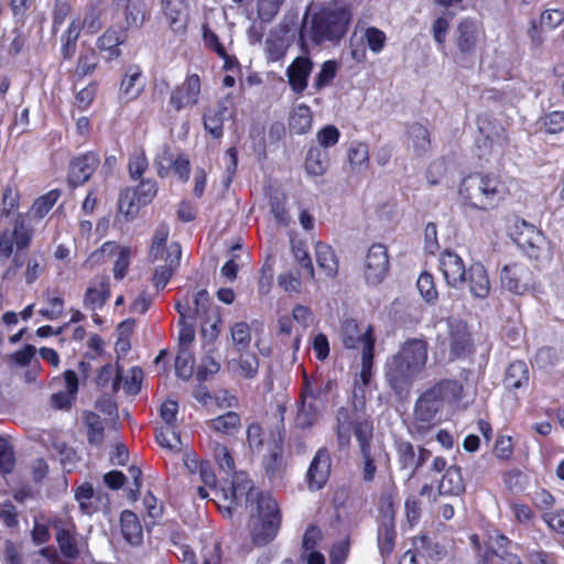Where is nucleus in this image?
Instances as JSON below:
<instances>
[{
  "label": "nucleus",
  "instance_id": "f257e3e1",
  "mask_svg": "<svg viewBox=\"0 0 564 564\" xmlns=\"http://www.w3.org/2000/svg\"><path fill=\"white\" fill-rule=\"evenodd\" d=\"M243 503L249 511L248 527L252 543L263 546L272 542L281 525L278 502L270 494L253 488L245 473H237L232 478L229 506H224V509L230 516L234 508Z\"/></svg>",
  "mask_w": 564,
  "mask_h": 564
},
{
  "label": "nucleus",
  "instance_id": "f03ea898",
  "mask_svg": "<svg viewBox=\"0 0 564 564\" xmlns=\"http://www.w3.org/2000/svg\"><path fill=\"white\" fill-rule=\"evenodd\" d=\"M513 177L492 172H475L462 178L457 187V204L465 213H487L497 209L511 195Z\"/></svg>",
  "mask_w": 564,
  "mask_h": 564
},
{
  "label": "nucleus",
  "instance_id": "7ed1b4c3",
  "mask_svg": "<svg viewBox=\"0 0 564 564\" xmlns=\"http://www.w3.org/2000/svg\"><path fill=\"white\" fill-rule=\"evenodd\" d=\"M429 359V344L423 338L403 341L397 352L384 364V378L391 389L401 394L408 391L425 370Z\"/></svg>",
  "mask_w": 564,
  "mask_h": 564
},
{
  "label": "nucleus",
  "instance_id": "20e7f679",
  "mask_svg": "<svg viewBox=\"0 0 564 564\" xmlns=\"http://www.w3.org/2000/svg\"><path fill=\"white\" fill-rule=\"evenodd\" d=\"M350 20L346 8H324L303 22L300 39L303 44L338 43L346 35Z\"/></svg>",
  "mask_w": 564,
  "mask_h": 564
},
{
  "label": "nucleus",
  "instance_id": "39448f33",
  "mask_svg": "<svg viewBox=\"0 0 564 564\" xmlns=\"http://www.w3.org/2000/svg\"><path fill=\"white\" fill-rule=\"evenodd\" d=\"M365 388L359 382H355L351 408L341 406L336 412L335 432L341 449L350 445L351 433L357 431L360 422L367 421L373 426L370 414L366 412Z\"/></svg>",
  "mask_w": 564,
  "mask_h": 564
},
{
  "label": "nucleus",
  "instance_id": "423d86ee",
  "mask_svg": "<svg viewBox=\"0 0 564 564\" xmlns=\"http://www.w3.org/2000/svg\"><path fill=\"white\" fill-rule=\"evenodd\" d=\"M53 528L61 554L50 547L42 549L41 554L50 564H72L80 554V544L75 523L67 514H63L54 520Z\"/></svg>",
  "mask_w": 564,
  "mask_h": 564
},
{
  "label": "nucleus",
  "instance_id": "0eeeda50",
  "mask_svg": "<svg viewBox=\"0 0 564 564\" xmlns=\"http://www.w3.org/2000/svg\"><path fill=\"white\" fill-rule=\"evenodd\" d=\"M477 124L481 134L477 140L479 159L488 163L500 164L509 152V138L505 129L494 124L487 117H479Z\"/></svg>",
  "mask_w": 564,
  "mask_h": 564
},
{
  "label": "nucleus",
  "instance_id": "6e6552de",
  "mask_svg": "<svg viewBox=\"0 0 564 564\" xmlns=\"http://www.w3.org/2000/svg\"><path fill=\"white\" fill-rule=\"evenodd\" d=\"M34 229L30 226L26 215L18 214L11 228L0 234V260L10 259L14 251L26 250L32 242Z\"/></svg>",
  "mask_w": 564,
  "mask_h": 564
},
{
  "label": "nucleus",
  "instance_id": "1a4fd4ad",
  "mask_svg": "<svg viewBox=\"0 0 564 564\" xmlns=\"http://www.w3.org/2000/svg\"><path fill=\"white\" fill-rule=\"evenodd\" d=\"M512 238L531 259L540 260L550 256L549 241L543 232L524 220L516 224Z\"/></svg>",
  "mask_w": 564,
  "mask_h": 564
},
{
  "label": "nucleus",
  "instance_id": "9d476101",
  "mask_svg": "<svg viewBox=\"0 0 564 564\" xmlns=\"http://www.w3.org/2000/svg\"><path fill=\"white\" fill-rule=\"evenodd\" d=\"M193 303L194 307H191V313L194 316V321H200L202 336L209 343L214 341L218 337V325L220 324V315L217 307L212 305L206 290L196 292Z\"/></svg>",
  "mask_w": 564,
  "mask_h": 564
},
{
  "label": "nucleus",
  "instance_id": "9b49d317",
  "mask_svg": "<svg viewBox=\"0 0 564 564\" xmlns=\"http://www.w3.org/2000/svg\"><path fill=\"white\" fill-rule=\"evenodd\" d=\"M434 392L425 391L416 401L413 421L410 432L417 435L426 434L435 424V416L442 405L433 395Z\"/></svg>",
  "mask_w": 564,
  "mask_h": 564
},
{
  "label": "nucleus",
  "instance_id": "f8f14e48",
  "mask_svg": "<svg viewBox=\"0 0 564 564\" xmlns=\"http://www.w3.org/2000/svg\"><path fill=\"white\" fill-rule=\"evenodd\" d=\"M389 256L387 248L381 243L372 245L366 256L362 273L368 285L380 284L389 272Z\"/></svg>",
  "mask_w": 564,
  "mask_h": 564
},
{
  "label": "nucleus",
  "instance_id": "ddd939ff",
  "mask_svg": "<svg viewBox=\"0 0 564 564\" xmlns=\"http://www.w3.org/2000/svg\"><path fill=\"white\" fill-rule=\"evenodd\" d=\"M202 91L200 78L197 74H188L184 82L175 86L169 98V107L180 112L198 104Z\"/></svg>",
  "mask_w": 564,
  "mask_h": 564
},
{
  "label": "nucleus",
  "instance_id": "4468645a",
  "mask_svg": "<svg viewBox=\"0 0 564 564\" xmlns=\"http://www.w3.org/2000/svg\"><path fill=\"white\" fill-rule=\"evenodd\" d=\"M340 337L344 346L348 349H366L369 341L375 348L373 328L371 325H359L354 318H346L341 323Z\"/></svg>",
  "mask_w": 564,
  "mask_h": 564
},
{
  "label": "nucleus",
  "instance_id": "2eb2a0df",
  "mask_svg": "<svg viewBox=\"0 0 564 564\" xmlns=\"http://www.w3.org/2000/svg\"><path fill=\"white\" fill-rule=\"evenodd\" d=\"M354 435L358 442L362 459V479L367 482L372 481L377 471V467L373 463L375 455L371 448L373 426L367 421L360 422Z\"/></svg>",
  "mask_w": 564,
  "mask_h": 564
},
{
  "label": "nucleus",
  "instance_id": "dca6fc26",
  "mask_svg": "<svg viewBox=\"0 0 564 564\" xmlns=\"http://www.w3.org/2000/svg\"><path fill=\"white\" fill-rule=\"evenodd\" d=\"M501 286L514 294H523L532 286V272L523 264H507L500 272Z\"/></svg>",
  "mask_w": 564,
  "mask_h": 564
},
{
  "label": "nucleus",
  "instance_id": "f3484780",
  "mask_svg": "<svg viewBox=\"0 0 564 564\" xmlns=\"http://www.w3.org/2000/svg\"><path fill=\"white\" fill-rule=\"evenodd\" d=\"M440 270L446 283L455 289H459L464 284L466 268L464 260L454 251L445 250L438 258Z\"/></svg>",
  "mask_w": 564,
  "mask_h": 564
},
{
  "label": "nucleus",
  "instance_id": "a211bd4d",
  "mask_svg": "<svg viewBox=\"0 0 564 564\" xmlns=\"http://www.w3.org/2000/svg\"><path fill=\"white\" fill-rule=\"evenodd\" d=\"M330 467V455L327 448H319L316 452L306 474L308 488L311 490H319L324 487L329 477Z\"/></svg>",
  "mask_w": 564,
  "mask_h": 564
},
{
  "label": "nucleus",
  "instance_id": "6ab92c4d",
  "mask_svg": "<svg viewBox=\"0 0 564 564\" xmlns=\"http://www.w3.org/2000/svg\"><path fill=\"white\" fill-rule=\"evenodd\" d=\"M99 164V158L93 153H85L74 159L69 165L68 182L76 187L89 180Z\"/></svg>",
  "mask_w": 564,
  "mask_h": 564
},
{
  "label": "nucleus",
  "instance_id": "aec40b11",
  "mask_svg": "<svg viewBox=\"0 0 564 564\" xmlns=\"http://www.w3.org/2000/svg\"><path fill=\"white\" fill-rule=\"evenodd\" d=\"M312 68L313 63L306 56L296 57L286 68L288 83L295 94L301 95L306 89Z\"/></svg>",
  "mask_w": 564,
  "mask_h": 564
},
{
  "label": "nucleus",
  "instance_id": "412c9836",
  "mask_svg": "<svg viewBox=\"0 0 564 564\" xmlns=\"http://www.w3.org/2000/svg\"><path fill=\"white\" fill-rule=\"evenodd\" d=\"M482 34L481 25L476 20H462L456 29V44L458 50L462 53L474 52Z\"/></svg>",
  "mask_w": 564,
  "mask_h": 564
},
{
  "label": "nucleus",
  "instance_id": "4be33fe9",
  "mask_svg": "<svg viewBox=\"0 0 564 564\" xmlns=\"http://www.w3.org/2000/svg\"><path fill=\"white\" fill-rule=\"evenodd\" d=\"M474 297L485 299L490 292V281L485 267L475 262L466 270L464 284Z\"/></svg>",
  "mask_w": 564,
  "mask_h": 564
},
{
  "label": "nucleus",
  "instance_id": "5701e85b",
  "mask_svg": "<svg viewBox=\"0 0 564 564\" xmlns=\"http://www.w3.org/2000/svg\"><path fill=\"white\" fill-rule=\"evenodd\" d=\"M112 9L123 10L128 29H140L147 20L148 11L143 0H113Z\"/></svg>",
  "mask_w": 564,
  "mask_h": 564
},
{
  "label": "nucleus",
  "instance_id": "b1692460",
  "mask_svg": "<svg viewBox=\"0 0 564 564\" xmlns=\"http://www.w3.org/2000/svg\"><path fill=\"white\" fill-rule=\"evenodd\" d=\"M181 256L182 249L180 243L172 242L167 246L166 254L162 259L165 261V264L159 265L154 272L153 282L156 288H164L167 284L174 270L180 264Z\"/></svg>",
  "mask_w": 564,
  "mask_h": 564
},
{
  "label": "nucleus",
  "instance_id": "393cba45",
  "mask_svg": "<svg viewBox=\"0 0 564 564\" xmlns=\"http://www.w3.org/2000/svg\"><path fill=\"white\" fill-rule=\"evenodd\" d=\"M130 249L128 247L118 246L115 242H105L99 250L91 254V258L116 254L117 259L113 264V276L117 280L123 279L130 264Z\"/></svg>",
  "mask_w": 564,
  "mask_h": 564
},
{
  "label": "nucleus",
  "instance_id": "a878e982",
  "mask_svg": "<svg viewBox=\"0 0 564 564\" xmlns=\"http://www.w3.org/2000/svg\"><path fill=\"white\" fill-rule=\"evenodd\" d=\"M161 7L173 31H184L187 22V4L185 0H162Z\"/></svg>",
  "mask_w": 564,
  "mask_h": 564
},
{
  "label": "nucleus",
  "instance_id": "bb28decb",
  "mask_svg": "<svg viewBox=\"0 0 564 564\" xmlns=\"http://www.w3.org/2000/svg\"><path fill=\"white\" fill-rule=\"evenodd\" d=\"M65 389L51 397L52 406L58 410H67L72 406L78 392V378L75 371L66 370L64 372Z\"/></svg>",
  "mask_w": 564,
  "mask_h": 564
},
{
  "label": "nucleus",
  "instance_id": "cd10ccee",
  "mask_svg": "<svg viewBox=\"0 0 564 564\" xmlns=\"http://www.w3.org/2000/svg\"><path fill=\"white\" fill-rule=\"evenodd\" d=\"M180 314L181 329L178 334V348H191L195 337L194 316L191 313L189 301L177 302L175 305Z\"/></svg>",
  "mask_w": 564,
  "mask_h": 564
},
{
  "label": "nucleus",
  "instance_id": "c85d7f7f",
  "mask_svg": "<svg viewBox=\"0 0 564 564\" xmlns=\"http://www.w3.org/2000/svg\"><path fill=\"white\" fill-rule=\"evenodd\" d=\"M110 296L109 280L106 278H97L90 282L84 297L86 308L96 311L104 306Z\"/></svg>",
  "mask_w": 564,
  "mask_h": 564
},
{
  "label": "nucleus",
  "instance_id": "c756f323",
  "mask_svg": "<svg viewBox=\"0 0 564 564\" xmlns=\"http://www.w3.org/2000/svg\"><path fill=\"white\" fill-rule=\"evenodd\" d=\"M126 34L122 30L108 29L97 40V47L105 52L104 58L108 62L118 58L121 54L119 46L124 43Z\"/></svg>",
  "mask_w": 564,
  "mask_h": 564
},
{
  "label": "nucleus",
  "instance_id": "7c9ffc66",
  "mask_svg": "<svg viewBox=\"0 0 564 564\" xmlns=\"http://www.w3.org/2000/svg\"><path fill=\"white\" fill-rule=\"evenodd\" d=\"M564 21V12L558 9H549L542 12L540 17V31L536 25L533 23L530 30L531 41L535 45H540L543 43V37L541 32L543 31H552L561 25Z\"/></svg>",
  "mask_w": 564,
  "mask_h": 564
},
{
  "label": "nucleus",
  "instance_id": "2f4dec72",
  "mask_svg": "<svg viewBox=\"0 0 564 564\" xmlns=\"http://www.w3.org/2000/svg\"><path fill=\"white\" fill-rule=\"evenodd\" d=\"M448 327L453 357L464 356L470 347V337L466 325L462 322L449 321Z\"/></svg>",
  "mask_w": 564,
  "mask_h": 564
},
{
  "label": "nucleus",
  "instance_id": "473e14b6",
  "mask_svg": "<svg viewBox=\"0 0 564 564\" xmlns=\"http://www.w3.org/2000/svg\"><path fill=\"white\" fill-rule=\"evenodd\" d=\"M228 370L240 378L252 379L259 370V360L256 355L241 352L239 358L228 361Z\"/></svg>",
  "mask_w": 564,
  "mask_h": 564
},
{
  "label": "nucleus",
  "instance_id": "72a5a7b5",
  "mask_svg": "<svg viewBox=\"0 0 564 564\" xmlns=\"http://www.w3.org/2000/svg\"><path fill=\"white\" fill-rule=\"evenodd\" d=\"M143 88L144 83L141 68L137 65L129 66L120 85L121 94L128 100H133L139 97Z\"/></svg>",
  "mask_w": 564,
  "mask_h": 564
},
{
  "label": "nucleus",
  "instance_id": "f704fd0d",
  "mask_svg": "<svg viewBox=\"0 0 564 564\" xmlns=\"http://www.w3.org/2000/svg\"><path fill=\"white\" fill-rule=\"evenodd\" d=\"M438 491L441 495L459 496L465 491V481L462 470L456 465L449 466L443 475Z\"/></svg>",
  "mask_w": 564,
  "mask_h": 564
},
{
  "label": "nucleus",
  "instance_id": "c9c22d12",
  "mask_svg": "<svg viewBox=\"0 0 564 564\" xmlns=\"http://www.w3.org/2000/svg\"><path fill=\"white\" fill-rule=\"evenodd\" d=\"M286 34L282 30H272L265 39L264 52L269 62L282 59L288 51Z\"/></svg>",
  "mask_w": 564,
  "mask_h": 564
},
{
  "label": "nucleus",
  "instance_id": "e433bc0d",
  "mask_svg": "<svg viewBox=\"0 0 564 564\" xmlns=\"http://www.w3.org/2000/svg\"><path fill=\"white\" fill-rule=\"evenodd\" d=\"M240 416L238 413L229 411L223 415H219L215 419H212L206 422V425L213 432L225 435L232 436L238 433L240 429Z\"/></svg>",
  "mask_w": 564,
  "mask_h": 564
},
{
  "label": "nucleus",
  "instance_id": "4c0bfd02",
  "mask_svg": "<svg viewBox=\"0 0 564 564\" xmlns=\"http://www.w3.org/2000/svg\"><path fill=\"white\" fill-rule=\"evenodd\" d=\"M443 406L445 403H454L462 399L463 387L455 380H445L429 389Z\"/></svg>",
  "mask_w": 564,
  "mask_h": 564
},
{
  "label": "nucleus",
  "instance_id": "58836bf2",
  "mask_svg": "<svg viewBox=\"0 0 564 564\" xmlns=\"http://www.w3.org/2000/svg\"><path fill=\"white\" fill-rule=\"evenodd\" d=\"M120 524L122 535L130 544L138 545L142 542V525L132 511L124 510L121 513Z\"/></svg>",
  "mask_w": 564,
  "mask_h": 564
},
{
  "label": "nucleus",
  "instance_id": "ea45409f",
  "mask_svg": "<svg viewBox=\"0 0 564 564\" xmlns=\"http://www.w3.org/2000/svg\"><path fill=\"white\" fill-rule=\"evenodd\" d=\"M230 101L225 99L219 102L217 109H209L204 116V127L214 137L223 135V124L225 115L228 112Z\"/></svg>",
  "mask_w": 564,
  "mask_h": 564
},
{
  "label": "nucleus",
  "instance_id": "a19ab883",
  "mask_svg": "<svg viewBox=\"0 0 564 564\" xmlns=\"http://www.w3.org/2000/svg\"><path fill=\"white\" fill-rule=\"evenodd\" d=\"M313 116L308 106L301 104L290 115V130L296 134H304L312 128Z\"/></svg>",
  "mask_w": 564,
  "mask_h": 564
},
{
  "label": "nucleus",
  "instance_id": "79ce46f5",
  "mask_svg": "<svg viewBox=\"0 0 564 564\" xmlns=\"http://www.w3.org/2000/svg\"><path fill=\"white\" fill-rule=\"evenodd\" d=\"M329 155L328 152L319 147H312L306 155L305 169L308 174L321 176L325 174L328 169Z\"/></svg>",
  "mask_w": 564,
  "mask_h": 564
},
{
  "label": "nucleus",
  "instance_id": "37998d69",
  "mask_svg": "<svg viewBox=\"0 0 564 564\" xmlns=\"http://www.w3.org/2000/svg\"><path fill=\"white\" fill-rule=\"evenodd\" d=\"M315 257L317 265L327 276H335L338 270V261L334 250L326 243L315 245Z\"/></svg>",
  "mask_w": 564,
  "mask_h": 564
},
{
  "label": "nucleus",
  "instance_id": "c03bdc74",
  "mask_svg": "<svg viewBox=\"0 0 564 564\" xmlns=\"http://www.w3.org/2000/svg\"><path fill=\"white\" fill-rule=\"evenodd\" d=\"M329 391V383L322 381H308L305 379V383L301 393V399L307 402L314 403L321 408H325L326 397Z\"/></svg>",
  "mask_w": 564,
  "mask_h": 564
},
{
  "label": "nucleus",
  "instance_id": "a18cd8bd",
  "mask_svg": "<svg viewBox=\"0 0 564 564\" xmlns=\"http://www.w3.org/2000/svg\"><path fill=\"white\" fill-rule=\"evenodd\" d=\"M102 11L96 6L91 4L84 14V18H73L70 23H77L79 33L84 30L88 34H95L102 28L101 20Z\"/></svg>",
  "mask_w": 564,
  "mask_h": 564
},
{
  "label": "nucleus",
  "instance_id": "49530a36",
  "mask_svg": "<svg viewBox=\"0 0 564 564\" xmlns=\"http://www.w3.org/2000/svg\"><path fill=\"white\" fill-rule=\"evenodd\" d=\"M430 133L421 124H412L409 129L408 147L412 148L417 156L425 154L430 149Z\"/></svg>",
  "mask_w": 564,
  "mask_h": 564
},
{
  "label": "nucleus",
  "instance_id": "de8ad7c7",
  "mask_svg": "<svg viewBox=\"0 0 564 564\" xmlns=\"http://www.w3.org/2000/svg\"><path fill=\"white\" fill-rule=\"evenodd\" d=\"M529 382L528 367L523 361H514L507 369L505 384L509 389H519Z\"/></svg>",
  "mask_w": 564,
  "mask_h": 564
},
{
  "label": "nucleus",
  "instance_id": "09e8293b",
  "mask_svg": "<svg viewBox=\"0 0 564 564\" xmlns=\"http://www.w3.org/2000/svg\"><path fill=\"white\" fill-rule=\"evenodd\" d=\"M156 441L162 447L174 453L181 452L183 448V442L175 425L161 426L156 432Z\"/></svg>",
  "mask_w": 564,
  "mask_h": 564
},
{
  "label": "nucleus",
  "instance_id": "8fccbe9b",
  "mask_svg": "<svg viewBox=\"0 0 564 564\" xmlns=\"http://www.w3.org/2000/svg\"><path fill=\"white\" fill-rule=\"evenodd\" d=\"M324 409L301 399V405L297 410L295 424L301 429H307L314 425Z\"/></svg>",
  "mask_w": 564,
  "mask_h": 564
},
{
  "label": "nucleus",
  "instance_id": "3c124183",
  "mask_svg": "<svg viewBox=\"0 0 564 564\" xmlns=\"http://www.w3.org/2000/svg\"><path fill=\"white\" fill-rule=\"evenodd\" d=\"M348 161L354 170H365L369 165V147L365 142L352 141L348 148Z\"/></svg>",
  "mask_w": 564,
  "mask_h": 564
},
{
  "label": "nucleus",
  "instance_id": "603ef678",
  "mask_svg": "<svg viewBox=\"0 0 564 564\" xmlns=\"http://www.w3.org/2000/svg\"><path fill=\"white\" fill-rule=\"evenodd\" d=\"M59 197V192L56 189L50 191L48 193L40 196L35 202L33 203L31 209L29 210L26 215L28 217H32L35 219L43 218L56 204L57 199Z\"/></svg>",
  "mask_w": 564,
  "mask_h": 564
},
{
  "label": "nucleus",
  "instance_id": "864d4df0",
  "mask_svg": "<svg viewBox=\"0 0 564 564\" xmlns=\"http://www.w3.org/2000/svg\"><path fill=\"white\" fill-rule=\"evenodd\" d=\"M84 422L87 427V438L91 445H101L104 442V423L101 417L94 412L84 413Z\"/></svg>",
  "mask_w": 564,
  "mask_h": 564
},
{
  "label": "nucleus",
  "instance_id": "5fc2aeb1",
  "mask_svg": "<svg viewBox=\"0 0 564 564\" xmlns=\"http://www.w3.org/2000/svg\"><path fill=\"white\" fill-rule=\"evenodd\" d=\"M198 478L204 484V486L208 487L210 490H213L215 492L216 497L223 496V498L226 502L225 506H229L232 485L230 486V488L228 490H226V489L218 490L216 488V475L208 463L199 464Z\"/></svg>",
  "mask_w": 564,
  "mask_h": 564
},
{
  "label": "nucleus",
  "instance_id": "6e6d98bb",
  "mask_svg": "<svg viewBox=\"0 0 564 564\" xmlns=\"http://www.w3.org/2000/svg\"><path fill=\"white\" fill-rule=\"evenodd\" d=\"M96 382L100 387L110 386L111 391L116 393L120 389L122 375L116 366L107 364L100 369Z\"/></svg>",
  "mask_w": 564,
  "mask_h": 564
},
{
  "label": "nucleus",
  "instance_id": "4d7b16f0",
  "mask_svg": "<svg viewBox=\"0 0 564 564\" xmlns=\"http://www.w3.org/2000/svg\"><path fill=\"white\" fill-rule=\"evenodd\" d=\"M169 234L170 229L167 225L161 224L156 227L150 249V258L152 261L163 259L164 254H166L167 247L165 242L169 238Z\"/></svg>",
  "mask_w": 564,
  "mask_h": 564
},
{
  "label": "nucleus",
  "instance_id": "13d9d810",
  "mask_svg": "<svg viewBox=\"0 0 564 564\" xmlns=\"http://www.w3.org/2000/svg\"><path fill=\"white\" fill-rule=\"evenodd\" d=\"M194 356L191 348H178L175 358V371L177 377L187 380L192 377L194 370Z\"/></svg>",
  "mask_w": 564,
  "mask_h": 564
},
{
  "label": "nucleus",
  "instance_id": "bf43d9fd",
  "mask_svg": "<svg viewBox=\"0 0 564 564\" xmlns=\"http://www.w3.org/2000/svg\"><path fill=\"white\" fill-rule=\"evenodd\" d=\"M79 29L77 23H69L65 32L61 36L62 47L61 52L63 58L70 59L77 47V40L79 37Z\"/></svg>",
  "mask_w": 564,
  "mask_h": 564
},
{
  "label": "nucleus",
  "instance_id": "052dcab7",
  "mask_svg": "<svg viewBox=\"0 0 564 564\" xmlns=\"http://www.w3.org/2000/svg\"><path fill=\"white\" fill-rule=\"evenodd\" d=\"M94 488L89 484L79 486L75 491V499L84 514H93L97 511V506L94 502Z\"/></svg>",
  "mask_w": 564,
  "mask_h": 564
},
{
  "label": "nucleus",
  "instance_id": "680f3d73",
  "mask_svg": "<svg viewBox=\"0 0 564 564\" xmlns=\"http://www.w3.org/2000/svg\"><path fill=\"white\" fill-rule=\"evenodd\" d=\"M230 336L237 349L243 351L251 343V327L245 322L235 323L230 327Z\"/></svg>",
  "mask_w": 564,
  "mask_h": 564
},
{
  "label": "nucleus",
  "instance_id": "e2e57ef3",
  "mask_svg": "<svg viewBox=\"0 0 564 564\" xmlns=\"http://www.w3.org/2000/svg\"><path fill=\"white\" fill-rule=\"evenodd\" d=\"M291 250L296 259V261L301 264V267L307 271L311 279H314V267L308 254L306 243L302 240H291Z\"/></svg>",
  "mask_w": 564,
  "mask_h": 564
},
{
  "label": "nucleus",
  "instance_id": "0e129e2a",
  "mask_svg": "<svg viewBox=\"0 0 564 564\" xmlns=\"http://www.w3.org/2000/svg\"><path fill=\"white\" fill-rule=\"evenodd\" d=\"M451 21L452 15L448 13H444L443 15L438 17L432 24L433 39L436 42L440 51L445 50V42L449 30Z\"/></svg>",
  "mask_w": 564,
  "mask_h": 564
},
{
  "label": "nucleus",
  "instance_id": "69168bd1",
  "mask_svg": "<svg viewBox=\"0 0 564 564\" xmlns=\"http://www.w3.org/2000/svg\"><path fill=\"white\" fill-rule=\"evenodd\" d=\"M373 366V351L371 343L366 344V349L361 354V370L355 382H359L360 386L367 387L371 380Z\"/></svg>",
  "mask_w": 564,
  "mask_h": 564
},
{
  "label": "nucleus",
  "instance_id": "338daca9",
  "mask_svg": "<svg viewBox=\"0 0 564 564\" xmlns=\"http://www.w3.org/2000/svg\"><path fill=\"white\" fill-rule=\"evenodd\" d=\"M98 65V55L91 47L83 51L78 57L76 73L79 76L91 74Z\"/></svg>",
  "mask_w": 564,
  "mask_h": 564
},
{
  "label": "nucleus",
  "instance_id": "774afa93",
  "mask_svg": "<svg viewBox=\"0 0 564 564\" xmlns=\"http://www.w3.org/2000/svg\"><path fill=\"white\" fill-rule=\"evenodd\" d=\"M364 39L369 50L376 54L382 52L386 46L387 36L383 31L375 26H368L365 29Z\"/></svg>",
  "mask_w": 564,
  "mask_h": 564
}]
</instances>
